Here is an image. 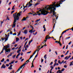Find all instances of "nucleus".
I'll list each match as a JSON object with an SVG mask.
<instances>
[{
    "label": "nucleus",
    "mask_w": 73,
    "mask_h": 73,
    "mask_svg": "<svg viewBox=\"0 0 73 73\" xmlns=\"http://www.w3.org/2000/svg\"><path fill=\"white\" fill-rule=\"evenodd\" d=\"M31 52V51H30L29 52H27V54H29V53H30Z\"/></svg>",
    "instance_id": "nucleus-56"
},
{
    "label": "nucleus",
    "mask_w": 73,
    "mask_h": 73,
    "mask_svg": "<svg viewBox=\"0 0 73 73\" xmlns=\"http://www.w3.org/2000/svg\"><path fill=\"white\" fill-rule=\"evenodd\" d=\"M4 50H5L6 48H5L4 47H3V49H2V51L3 52V51Z\"/></svg>",
    "instance_id": "nucleus-30"
},
{
    "label": "nucleus",
    "mask_w": 73,
    "mask_h": 73,
    "mask_svg": "<svg viewBox=\"0 0 73 73\" xmlns=\"http://www.w3.org/2000/svg\"><path fill=\"white\" fill-rule=\"evenodd\" d=\"M28 45H27L26 47L25 46V47H24V48H27L28 47Z\"/></svg>",
    "instance_id": "nucleus-24"
},
{
    "label": "nucleus",
    "mask_w": 73,
    "mask_h": 73,
    "mask_svg": "<svg viewBox=\"0 0 73 73\" xmlns=\"http://www.w3.org/2000/svg\"><path fill=\"white\" fill-rule=\"evenodd\" d=\"M63 1H59L58 2H57V4H56V2H54V3L52 2V3L53 4L50 5V6H52L53 7H54V8L58 7V8L59 7H61L60 5V4H62V2Z\"/></svg>",
    "instance_id": "nucleus-1"
},
{
    "label": "nucleus",
    "mask_w": 73,
    "mask_h": 73,
    "mask_svg": "<svg viewBox=\"0 0 73 73\" xmlns=\"http://www.w3.org/2000/svg\"><path fill=\"white\" fill-rule=\"evenodd\" d=\"M60 67H58V70H60Z\"/></svg>",
    "instance_id": "nucleus-64"
},
{
    "label": "nucleus",
    "mask_w": 73,
    "mask_h": 73,
    "mask_svg": "<svg viewBox=\"0 0 73 73\" xmlns=\"http://www.w3.org/2000/svg\"><path fill=\"white\" fill-rule=\"evenodd\" d=\"M69 29L72 30V31H73V27L72 29Z\"/></svg>",
    "instance_id": "nucleus-59"
},
{
    "label": "nucleus",
    "mask_w": 73,
    "mask_h": 73,
    "mask_svg": "<svg viewBox=\"0 0 73 73\" xmlns=\"http://www.w3.org/2000/svg\"><path fill=\"white\" fill-rule=\"evenodd\" d=\"M17 12H16V13H14V14H13V16L14 17H15V16H16V17L17 18H17V21H18L19 19V16H20L21 15V14L20 13H18V14H17V15H16V14H17Z\"/></svg>",
    "instance_id": "nucleus-4"
},
{
    "label": "nucleus",
    "mask_w": 73,
    "mask_h": 73,
    "mask_svg": "<svg viewBox=\"0 0 73 73\" xmlns=\"http://www.w3.org/2000/svg\"><path fill=\"white\" fill-rule=\"evenodd\" d=\"M6 66L4 64H2V66H1V68H3L4 69H5L6 68Z\"/></svg>",
    "instance_id": "nucleus-7"
},
{
    "label": "nucleus",
    "mask_w": 73,
    "mask_h": 73,
    "mask_svg": "<svg viewBox=\"0 0 73 73\" xmlns=\"http://www.w3.org/2000/svg\"><path fill=\"white\" fill-rule=\"evenodd\" d=\"M27 42V41H26V42L25 43V44L24 47H25V46H26V45Z\"/></svg>",
    "instance_id": "nucleus-28"
},
{
    "label": "nucleus",
    "mask_w": 73,
    "mask_h": 73,
    "mask_svg": "<svg viewBox=\"0 0 73 73\" xmlns=\"http://www.w3.org/2000/svg\"><path fill=\"white\" fill-rule=\"evenodd\" d=\"M13 35H16L17 34L15 33L13 34Z\"/></svg>",
    "instance_id": "nucleus-39"
},
{
    "label": "nucleus",
    "mask_w": 73,
    "mask_h": 73,
    "mask_svg": "<svg viewBox=\"0 0 73 73\" xmlns=\"http://www.w3.org/2000/svg\"><path fill=\"white\" fill-rule=\"evenodd\" d=\"M33 5V4L32 3H31V4H29V5H28V7H30L31 6Z\"/></svg>",
    "instance_id": "nucleus-20"
},
{
    "label": "nucleus",
    "mask_w": 73,
    "mask_h": 73,
    "mask_svg": "<svg viewBox=\"0 0 73 73\" xmlns=\"http://www.w3.org/2000/svg\"><path fill=\"white\" fill-rule=\"evenodd\" d=\"M68 57V56H66L65 58H64V59L66 60H68V59H67Z\"/></svg>",
    "instance_id": "nucleus-21"
},
{
    "label": "nucleus",
    "mask_w": 73,
    "mask_h": 73,
    "mask_svg": "<svg viewBox=\"0 0 73 73\" xmlns=\"http://www.w3.org/2000/svg\"><path fill=\"white\" fill-rule=\"evenodd\" d=\"M71 57V56L70 55H69L67 59H68L69 58H70Z\"/></svg>",
    "instance_id": "nucleus-41"
},
{
    "label": "nucleus",
    "mask_w": 73,
    "mask_h": 73,
    "mask_svg": "<svg viewBox=\"0 0 73 73\" xmlns=\"http://www.w3.org/2000/svg\"><path fill=\"white\" fill-rule=\"evenodd\" d=\"M26 63H25L23 64V66H25V65H26Z\"/></svg>",
    "instance_id": "nucleus-49"
},
{
    "label": "nucleus",
    "mask_w": 73,
    "mask_h": 73,
    "mask_svg": "<svg viewBox=\"0 0 73 73\" xmlns=\"http://www.w3.org/2000/svg\"><path fill=\"white\" fill-rule=\"evenodd\" d=\"M5 35L6 36H5V38H9V37L6 34H5Z\"/></svg>",
    "instance_id": "nucleus-23"
},
{
    "label": "nucleus",
    "mask_w": 73,
    "mask_h": 73,
    "mask_svg": "<svg viewBox=\"0 0 73 73\" xmlns=\"http://www.w3.org/2000/svg\"><path fill=\"white\" fill-rule=\"evenodd\" d=\"M58 63L59 64H61V62H60V60H59L58 61Z\"/></svg>",
    "instance_id": "nucleus-27"
},
{
    "label": "nucleus",
    "mask_w": 73,
    "mask_h": 73,
    "mask_svg": "<svg viewBox=\"0 0 73 73\" xmlns=\"http://www.w3.org/2000/svg\"><path fill=\"white\" fill-rule=\"evenodd\" d=\"M30 26H31V27L33 29H34V28L33 27V26H32V25H30Z\"/></svg>",
    "instance_id": "nucleus-48"
},
{
    "label": "nucleus",
    "mask_w": 73,
    "mask_h": 73,
    "mask_svg": "<svg viewBox=\"0 0 73 73\" xmlns=\"http://www.w3.org/2000/svg\"><path fill=\"white\" fill-rule=\"evenodd\" d=\"M70 38V36H69V37H67L66 38V40L67 39H69Z\"/></svg>",
    "instance_id": "nucleus-31"
},
{
    "label": "nucleus",
    "mask_w": 73,
    "mask_h": 73,
    "mask_svg": "<svg viewBox=\"0 0 73 73\" xmlns=\"http://www.w3.org/2000/svg\"><path fill=\"white\" fill-rule=\"evenodd\" d=\"M33 40H31L30 41H29V42L31 43L33 41Z\"/></svg>",
    "instance_id": "nucleus-53"
},
{
    "label": "nucleus",
    "mask_w": 73,
    "mask_h": 73,
    "mask_svg": "<svg viewBox=\"0 0 73 73\" xmlns=\"http://www.w3.org/2000/svg\"><path fill=\"white\" fill-rule=\"evenodd\" d=\"M40 4V3H36L35 4H34V5H35V7H36L37 5H39Z\"/></svg>",
    "instance_id": "nucleus-11"
},
{
    "label": "nucleus",
    "mask_w": 73,
    "mask_h": 73,
    "mask_svg": "<svg viewBox=\"0 0 73 73\" xmlns=\"http://www.w3.org/2000/svg\"><path fill=\"white\" fill-rule=\"evenodd\" d=\"M64 62V60H62V61L61 62V64H62Z\"/></svg>",
    "instance_id": "nucleus-55"
},
{
    "label": "nucleus",
    "mask_w": 73,
    "mask_h": 73,
    "mask_svg": "<svg viewBox=\"0 0 73 73\" xmlns=\"http://www.w3.org/2000/svg\"><path fill=\"white\" fill-rule=\"evenodd\" d=\"M17 46V44H16L15 45V47H16Z\"/></svg>",
    "instance_id": "nucleus-61"
},
{
    "label": "nucleus",
    "mask_w": 73,
    "mask_h": 73,
    "mask_svg": "<svg viewBox=\"0 0 73 73\" xmlns=\"http://www.w3.org/2000/svg\"><path fill=\"white\" fill-rule=\"evenodd\" d=\"M15 7V6H13V7H12V10H14L15 9H14V8Z\"/></svg>",
    "instance_id": "nucleus-37"
},
{
    "label": "nucleus",
    "mask_w": 73,
    "mask_h": 73,
    "mask_svg": "<svg viewBox=\"0 0 73 73\" xmlns=\"http://www.w3.org/2000/svg\"><path fill=\"white\" fill-rule=\"evenodd\" d=\"M15 11H12L11 12V14H12Z\"/></svg>",
    "instance_id": "nucleus-43"
},
{
    "label": "nucleus",
    "mask_w": 73,
    "mask_h": 73,
    "mask_svg": "<svg viewBox=\"0 0 73 73\" xmlns=\"http://www.w3.org/2000/svg\"><path fill=\"white\" fill-rule=\"evenodd\" d=\"M5 59L4 58L2 59V60H1V62H3L4 61Z\"/></svg>",
    "instance_id": "nucleus-22"
},
{
    "label": "nucleus",
    "mask_w": 73,
    "mask_h": 73,
    "mask_svg": "<svg viewBox=\"0 0 73 73\" xmlns=\"http://www.w3.org/2000/svg\"><path fill=\"white\" fill-rule=\"evenodd\" d=\"M49 13V12H48L47 11H46L45 10H44L42 12V13H39L38 14H33V16H35L36 15H38V16H40V15H47L48 13Z\"/></svg>",
    "instance_id": "nucleus-2"
},
{
    "label": "nucleus",
    "mask_w": 73,
    "mask_h": 73,
    "mask_svg": "<svg viewBox=\"0 0 73 73\" xmlns=\"http://www.w3.org/2000/svg\"><path fill=\"white\" fill-rule=\"evenodd\" d=\"M38 52H37L36 55L35 57V58L36 57L38 56Z\"/></svg>",
    "instance_id": "nucleus-34"
},
{
    "label": "nucleus",
    "mask_w": 73,
    "mask_h": 73,
    "mask_svg": "<svg viewBox=\"0 0 73 73\" xmlns=\"http://www.w3.org/2000/svg\"><path fill=\"white\" fill-rule=\"evenodd\" d=\"M66 32V31L65 30V31H63L62 33H65Z\"/></svg>",
    "instance_id": "nucleus-52"
},
{
    "label": "nucleus",
    "mask_w": 73,
    "mask_h": 73,
    "mask_svg": "<svg viewBox=\"0 0 73 73\" xmlns=\"http://www.w3.org/2000/svg\"><path fill=\"white\" fill-rule=\"evenodd\" d=\"M59 43V45H60V46H62V44L61 43L59 42H58V43Z\"/></svg>",
    "instance_id": "nucleus-26"
},
{
    "label": "nucleus",
    "mask_w": 73,
    "mask_h": 73,
    "mask_svg": "<svg viewBox=\"0 0 73 73\" xmlns=\"http://www.w3.org/2000/svg\"><path fill=\"white\" fill-rule=\"evenodd\" d=\"M21 52V49H20L19 50H18L17 51V53H20V52Z\"/></svg>",
    "instance_id": "nucleus-18"
},
{
    "label": "nucleus",
    "mask_w": 73,
    "mask_h": 73,
    "mask_svg": "<svg viewBox=\"0 0 73 73\" xmlns=\"http://www.w3.org/2000/svg\"><path fill=\"white\" fill-rule=\"evenodd\" d=\"M56 12H55V13H53V16H56V15H56Z\"/></svg>",
    "instance_id": "nucleus-40"
},
{
    "label": "nucleus",
    "mask_w": 73,
    "mask_h": 73,
    "mask_svg": "<svg viewBox=\"0 0 73 73\" xmlns=\"http://www.w3.org/2000/svg\"><path fill=\"white\" fill-rule=\"evenodd\" d=\"M56 64H54L53 65V67H55V66H56Z\"/></svg>",
    "instance_id": "nucleus-57"
},
{
    "label": "nucleus",
    "mask_w": 73,
    "mask_h": 73,
    "mask_svg": "<svg viewBox=\"0 0 73 73\" xmlns=\"http://www.w3.org/2000/svg\"><path fill=\"white\" fill-rule=\"evenodd\" d=\"M5 51L6 52H9L10 53V51H11V49L9 48L7 49H5Z\"/></svg>",
    "instance_id": "nucleus-6"
},
{
    "label": "nucleus",
    "mask_w": 73,
    "mask_h": 73,
    "mask_svg": "<svg viewBox=\"0 0 73 73\" xmlns=\"http://www.w3.org/2000/svg\"><path fill=\"white\" fill-rule=\"evenodd\" d=\"M73 65V64L72 63H71L70 62V66H71Z\"/></svg>",
    "instance_id": "nucleus-36"
},
{
    "label": "nucleus",
    "mask_w": 73,
    "mask_h": 73,
    "mask_svg": "<svg viewBox=\"0 0 73 73\" xmlns=\"http://www.w3.org/2000/svg\"><path fill=\"white\" fill-rule=\"evenodd\" d=\"M60 70H59L57 72H56V73H58V72H60Z\"/></svg>",
    "instance_id": "nucleus-44"
},
{
    "label": "nucleus",
    "mask_w": 73,
    "mask_h": 73,
    "mask_svg": "<svg viewBox=\"0 0 73 73\" xmlns=\"http://www.w3.org/2000/svg\"><path fill=\"white\" fill-rule=\"evenodd\" d=\"M64 70H65L64 68H63L62 69V70H60V72H61V73H62V72L64 71Z\"/></svg>",
    "instance_id": "nucleus-14"
},
{
    "label": "nucleus",
    "mask_w": 73,
    "mask_h": 73,
    "mask_svg": "<svg viewBox=\"0 0 73 73\" xmlns=\"http://www.w3.org/2000/svg\"><path fill=\"white\" fill-rule=\"evenodd\" d=\"M45 25H44L43 26V29H46L45 27Z\"/></svg>",
    "instance_id": "nucleus-62"
},
{
    "label": "nucleus",
    "mask_w": 73,
    "mask_h": 73,
    "mask_svg": "<svg viewBox=\"0 0 73 73\" xmlns=\"http://www.w3.org/2000/svg\"><path fill=\"white\" fill-rule=\"evenodd\" d=\"M64 56V55H63V54L61 56V57H63Z\"/></svg>",
    "instance_id": "nucleus-63"
},
{
    "label": "nucleus",
    "mask_w": 73,
    "mask_h": 73,
    "mask_svg": "<svg viewBox=\"0 0 73 73\" xmlns=\"http://www.w3.org/2000/svg\"><path fill=\"white\" fill-rule=\"evenodd\" d=\"M19 40V39L18 38H16V42H18Z\"/></svg>",
    "instance_id": "nucleus-19"
},
{
    "label": "nucleus",
    "mask_w": 73,
    "mask_h": 73,
    "mask_svg": "<svg viewBox=\"0 0 73 73\" xmlns=\"http://www.w3.org/2000/svg\"><path fill=\"white\" fill-rule=\"evenodd\" d=\"M26 21V18L25 17H23V18L21 20V21Z\"/></svg>",
    "instance_id": "nucleus-10"
},
{
    "label": "nucleus",
    "mask_w": 73,
    "mask_h": 73,
    "mask_svg": "<svg viewBox=\"0 0 73 73\" xmlns=\"http://www.w3.org/2000/svg\"><path fill=\"white\" fill-rule=\"evenodd\" d=\"M51 9L52 11V13H55L54 11L56 10V8L54 7H49L48 9H47V10H51Z\"/></svg>",
    "instance_id": "nucleus-3"
},
{
    "label": "nucleus",
    "mask_w": 73,
    "mask_h": 73,
    "mask_svg": "<svg viewBox=\"0 0 73 73\" xmlns=\"http://www.w3.org/2000/svg\"><path fill=\"white\" fill-rule=\"evenodd\" d=\"M12 66H13V65L11 64L10 65V67H8V69L10 70H12L13 69L12 68Z\"/></svg>",
    "instance_id": "nucleus-8"
},
{
    "label": "nucleus",
    "mask_w": 73,
    "mask_h": 73,
    "mask_svg": "<svg viewBox=\"0 0 73 73\" xmlns=\"http://www.w3.org/2000/svg\"><path fill=\"white\" fill-rule=\"evenodd\" d=\"M64 67L65 68H66L67 67V66L66 65H64Z\"/></svg>",
    "instance_id": "nucleus-33"
},
{
    "label": "nucleus",
    "mask_w": 73,
    "mask_h": 73,
    "mask_svg": "<svg viewBox=\"0 0 73 73\" xmlns=\"http://www.w3.org/2000/svg\"><path fill=\"white\" fill-rule=\"evenodd\" d=\"M49 6V5H47V6H46V7H44V8H45V9H46L47 7H48Z\"/></svg>",
    "instance_id": "nucleus-38"
},
{
    "label": "nucleus",
    "mask_w": 73,
    "mask_h": 73,
    "mask_svg": "<svg viewBox=\"0 0 73 73\" xmlns=\"http://www.w3.org/2000/svg\"><path fill=\"white\" fill-rule=\"evenodd\" d=\"M8 38H4V40H5V41H4L5 42L7 41V40H8Z\"/></svg>",
    "instance_id": "nucleus-13"
},
{
    "label": "nucleus",
    "mask_w": 73,
    "mask_h": 73,
    "mask_svg": "<svg viewBox=\"0 0 73 73\" xmlns=\"http://www.w3.org/2000/svg\"><path fill=\"white\" fill-rule=\"evenodd\" d=\"M56 25V24H54V26H53V29H54V27H55V25Z\"/></svg>",
    "instance_id": "nucleus-60"
},
{
    "label": "nucleus",
    "mask_w": 73,
    "mask_h": 73,
    "mask_svg": "<svg viewBox=\"0 0 73 73\" xmlns=\"http://www.w3.org/2000/svg\"><path fill=\"white\" fill-rule=\"evenodd\" d=\"M16 56V54L14 55L13 56V59H14L15 58V56Z\"/></svg>",
    "instance_id": "nucleus-35"
},
{
    "label": "nucleus",
    "mask_w": 73,
    "mask_h": 73,
    "mask_svg": "<svg viewBox=\"0 0 73 73\" xmlns=\"http://www.w3.org/2000/svg\"><path fill=\"white\" fill-rule=\"evenodd\" d=\"M13 28L15 27L16 24L15 23H13Z\"/></svg>",
    "instance_id": "nucleus-25"
},
{
    "label": "nucleus",
    "mask_w": 73,
    "mask_h": 73,
    "mask_svg": "<svg viewBox=\"0 0 73 73\" xmlns=\"http://www.w3.org/2000/svg\"><path fill=\"white\" fill-rule=\"evenodd\" d=\"M12 52H10V54L8 55L7 56V57H9L10 56H11L12 55Z\"/></svg>",
    "instance_id": "nucleus-12"
},
{
    "label": "nucleus",
    "mask_w": 73,
    "mask_h": 73,
    "mask_svg": "<svg viewBox=\"0 0 73 73\" xmlns=\"http://www.w3.org/2000/svg\"><path fill=\"white\" fill-rule=\"evenodd\" d=\"M37 48H38V49H37V50H38V51L37 52V53L38 52V54L39 51L40 50V48L39 47H37Z\"/></svg>",
    "instance_id": "nucleus-15"
},
{
    "label": "nucleus",
    "mask_w": 73,
    "mask_h": 73,
    "mask_svg": "<svg viewBox=\"0 0 73 73\" xmlns=\"http://www.w3.org/2000/svg\"><path fill=\"white\" fill-rule=\"evenodd\" d=\"M7 20H10V19L8 17H7Z\"/></svg>",
    "instance_id": "nucleus-51"
},
{
    "label": "nucleus",
    "mask_w": 73,
    "mask_h": 73,
    "mask_svg": "<svg viewBox=\"0 0 73 73\" xmlns=\"http://www.w3.org/2000/svg\"><path fill=\"white\" fill-rule=\"evenodd\" d=\"M24 33L25 34H26L27 33V30H25L24 31Z\"/></svg>",
    "instance_id": "nucleus-16"
},
{
    "label": "nucleus",
    "mask_w": 73,
    "mask_h": 73,
    "mask_svg": "<svg viewBox=\"0 0 73 73\" xmlns=\"http://www.w3.org/2000/svg\"><path fill=\"white\" fill-rule=\"evenodd\" d=\"M23 52H21V56H22L23 54Z\"/></svg>",
    "instance_id": "nucleus-58"
},
{
    "label": "nucleus",
    "mask_w": 73,
    "mask_h": 73,
    "mask_svg": "<svg viewBox=\"0 0 73 73\" xmlns=\"http://www.w3.org/2000/svg\"><path fill=\"white\" fill-rule=\"evenodd\" d=\"M6 66L7 67H8L9 66V65L8 64H6Z\"/></svg>",
    "instance_id": "nucleus-45"
},
{
    "label": "nucleus",
    "mask_w": 73,
    "mask_h": 73,
    "mask_svg": "<svg viewBox=\"0 0 73 73\" xmlns=\"http://www.w3.org/2000/svg\"><path fill=\"white\" fill-rule=\"evenodd\" d=\"M9 46H8V45H7L6 46H4V48L5 49L6 48L7 49V48H9Z\"/></svg>",
    "instance_id": "nucleus-9"
},
{
    "label": "nucleus",
    "mask_w": 73,
    "mask_h": 73,
    "mask_svg": "<svg viewBox=\"0 0 73 73\" xmlns=\"http://www.w3.org/2000/svg\"><path fill=\"white\" fill-rule=\"evenodd\" d=\"M6 61L7 62H9V59H7V60H6Z\"/></svg>",
    "instance_id": "nucleus-42"
},
{
    "label": "nucleus",
    "mask_w": 73,
    "mask_h": 73,
    "mask_svg": "<svg viewBox=\"0 0 73 73\" xmlns=\"http://www.w3.org/2000/svg\"><path fill=\"white\" fill-rule=\"evenodd\" d=\"M33 29H31L29 31V33H32V32H33Z\"/></svg>",
    "instance_id": "nucleus-17"
},
{
    "label": "nucleus",
    "mask_w": 73,
    "mask_h": 73,
    "mask_svg": "<svg viewBox=\"0 0 73 73\" xmlns=\"http://www.w3.org/2000/svg\"><path fill=\"white\" fill-rule=\"evenodd\" d=\"M11 32V31L10 30V29H9L7 31V32Z\"/></svg>",
    "instance_id": "nucleus-32"
},
{
    "label": "nucleus",
    "mask_w": 73,
    "mask_h": 73,
    "mask_svg": "<svg viewBox=\"0 0 73 73\" xmlns=\"http://www.w3.org/2000/svg\"><path fill=\"white\" fill-rule=\"evenodd\" d=\"M16 17V16H13V17H14V20L13 23H15L17 22L18 18H17Z\"/></svg>",
    "instance_id": "nucleus-5"
},
{
    "label": "nucleus",
    "mask_w": 73,
    "mask_h": 73,
    "mask_svg": "<svg viewBox=\"0 0 73 73\" xmlns=\"http://www.w3.org/2000/svg\"><path fill=\"white\" fill-rule=\"evenodd\" d=\"M14 61H12L11 62V64H13L14 62L15 61V60H14Z\"/></svg>",
    "instance_id": "nucleus-50"
},
{
    "label": "nucleus",
    "mask_w": 73,
    "mask_h": 73,
    "mask_svg": "<svg viewBox=\"0 0 73 73\" xmlns=\"http://www.w3.org/2000/svg\"><path fill=\"white\" fill-rule=\"evenodd\" d=\"M42 58H41V59H42V60H41V63H42L43 62V60H44L43 59H42Z\"/></svg>",
    "instance_id": "nucleus-54"
},
{
    "label": "nucleus",
    "mask_w": 73,
    "mask_h": 73,
    "mask_svg": "<svg viewBox=\"0 0 73 73\" xmlns=\"http://www.w3.org/2000/svg\"><path fill=\"white\" fill-rule=\"evenodd\" d=\"M62 42H63V44H64V40H63V37H62Z\"/></svg>",
    "instance_id": "nucleus-46"
},
{
    "label": "nucleus",
    "mask_w": 73,
    "mask_h": 73,
    "mask_svg": "<svg viewBox=\"0 0 73 73\" xmlns=\"http://www.w3.org/2000/svg\"><path fill=\"white\" fill-rule=\"evenodd\" d=\"M11 34V35L12 34H13V33H12V31L10 32L9 35H10Z\"/></svg>",
    "instance_id": "nucleus-47"
},
{
    "label": "nucleus",
    "mask_w": 73,
    "mask_h": 73,
    "mask_svg": "<svg viewBox=\"0 0 73 73\" xmlns=\"http://www.w3.org/2000/svg\"><path fill=\"white\" fill-rule=\"evenodd\" d=\"M53 64V62H51L49 64V65H51Z\"/></svg>",
    "instance_id": "nucleus-29"
}]
</instances>
